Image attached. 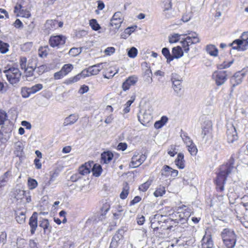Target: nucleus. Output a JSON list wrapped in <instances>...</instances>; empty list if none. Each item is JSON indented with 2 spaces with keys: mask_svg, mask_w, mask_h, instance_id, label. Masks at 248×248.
<instances>
[{
  "mask_svg": "<svg viewBox=\"0 0 248 248\" xmlns=\"http://www.w3.org/2000/svg\"><path fill=\"white\" fill-rule=\"evenodd\" d=\"M233 162L234 159L231 156L228 163L220 166L219 171L216 180V188L218 191L222 192L224 190V186L226 183L227 177L232 172L234 169Z\"/></svg>",
  "mask_w": 248,
  "mask_h": 248,
  "instance_id": "f257e3e1",
  "label": "nucleus"
},
{
  "mask_svg": "<svg viewBox=\"0 0 248 248\" xmlns=\"http://www.w3.org/2000/svg\"><path fill=\"white\" fill-rule=\"evenodd\" d=\"M221 236L226 248H234L236 242V235L233 231L230 229H224L221 233Z\"/></svg>",
  "mask_w": 248,
  "mask_h": 248,
  "instance_id": "f03ea898",
  "label": "nucleus"
},
{
  "mask_svg": "<svg viewBox=\"0 0 248 248\" xmlns=\"http://www.w3.org/2000/svg\"><path fill=\"white\" fill-rule=\"evenodd\" d=\"M9 82L13 85L17 83L20 79L21 73L17 68L12 67L3 70Z\"/></svg>",
  "mask_w": 248,
  "mask_h": 248,
  "instance_id": "7ed1b4c3",
  "label": "nucleus"
},
{
  "mask_svg": "<svg viewBox=\"0 0 248 248\" xmlns=\"http://www.w3.org/2000/svg\"><path fill=\"white\" fill-rule=\"evenodd\" d=\"M245 34L243 33L241 35L242 39H236L234 40L230 46H232V49L237 50L238 51H244L247 49L248 45V38L245 39L244 37Z\"/></svg>",
  "mask_w": 248,
  "mask_h": 248,
  "instance_id": "20e7f679",
  "label": "nucleus"
},
{
  "mask_svg": "<svg viewBox=\"0 0 248 248\" xmlns=\"http://www.w3.org/2000/svg\"><path fill=\"white\" fill-rule=\"evenodd\" d=\"M66 42V37L62 35H52L49 39V44L52 47H60Z\"/></svg>",
  "mask_w": 248,
  "mask_h": 248,
  "instance_id": "39448f33",
  "label": "nucleus"
},
{
  "mask_svg": "<svg viewBox=\"0 0 248 248\" xmlns=\"http://www.w3.org/2000/svg\"><path fill=\"white\" fill-rule=\"evenodd\" d=\"M227 75L226 71H215L212 75L213 78L215 80L217 86L224 84L227 79Z\"/></svg>",
  "mask_w": 248,
  "mask_h": 248,
  "instance_id": "423d86ee",
  "label": "nucleus"
},
{
  "mask_svg": "<svg viewBox=\"0 0 248 248\" xmlns=\"http://www.w3.org/2000/svg\"><path fill=\"white\" fill-rule=\"evenodd\" d=\"M226 135L227 141L229 143H232L238 139L237 133L235 127L232 124L227 126Z\"/></svg>",
  "mask_w": 248,
  "mask_h": 248,
  "instance_id": "0eeeda50",
  "label": "nucleus"
},
{
  "mask_svg": "<svg viewBox=\"0 0 248 248\" xmlns=\"http://www.w3.org/2000/svg\"><path fill=\"white\" fill-rule=\"evenodd\" d=\"M200 42V39L198 37H193V39L190 37L187 36L185 39L182 40L181 43L184 50L187 53L189 50V46L192 44H195Z\"/></svg>",
  "mask_w": 248,
  "mask_h": 248,
  "instance_id": "6e6552de",
  "label": "nucleus"
},
{
  "mask_svg": "<svg viewBox=\"0 0 248 248\" xmlns=\"http://www.w3.org/2000/svg\"><path fill=\"white\" fill-rule=\"evenodd\" d=\"M122 14L121 12H116L111 19L110 24L111 26H115L114 28L118 30L123 22Z\"/></svg>",
  "mask_w": 248,
  "mask_h": 248,
  "instance_id": "1a4fd4ad",
  "label": "nucleus"
},
{
  "mask_svg": "<svg viewBox=\"0 0 248 248\" xmlns=\"http://www.w3.org/2000/svg\"><path fill=\"white\" fill-rule=\"evenodd\" d=\"M178 173V170L172 169L168 165L164 166L161 170V175L166 177L170 176L171 177H175L177 176Z\"/></svg>",
  "mask_w": 248,
  "mask_h": 248,
  "instance_id": "9d476101",
  "label": "nucleus"
},
{
  "mask_svg": "<svg viewBox=\"0 0 248 248\" xmlns=\"http://www.w3.org/2000/svg\"><path fill=\"white\" fill-rule=\"evenodd\" d=\"M38 213L36 212H33L32 216L29 219V225L31 227V233L33 234L36 230L38 226Z\"/></svg>",
  "mask_w": 248,
  "mask_h": 248,
  "instance_id": "9b49d317",
  "label": "nucleus"
},
{
  "mask_svg": "<svg viewBox=\"0 0 248 248\" xmlns=\"http://www.w3.org/2000/svg\"><path fill=\"white\" fill-rule=\"evenodd\" d=\"M138 78L136 76L128 77L123 83L122 88L124 91L128 90L131 86L134 85L138 81Z\"/></svg>",
  "mask_w": 248,
  "mask_h": 248,
  "instance_id": "f8f14e48",
  "label": "nucleus"
},
{
  "mask_svg": "<svg viewBox=\"0 0 248 248\" xmlns=\"http://www.w3.org/2000/svg\"><path fill=\"white\" fill-rule=\"evenodd\" d=\"M245 74L241 72H237L234 74L230 79L231 83L232 84L233 87H235L242 81V78L244 77Z\"/></svg>",
  "mask_w": 248,
  "mask_h": 248,
  "instance_id": "ddd939ff",
  "label": "nucleus"
},
{
  "mask_svg": "<svg viewBox=\"0 0 248 248\" xmlns=\"http://www.w3.org/2000/svg\"><path fill=\"white\" fill-rule=\"evenodd\" d=\"M214 242L211 235L205 234L202 240V248H213Z\"/></svg>",
  "mask_w": 248,
  "mask_h": 248,
  "instance_id": "4468645a",
  "label": "nucleus"
},
{
  "mask_svg": "<svg viewBox=\"0 0 248 248\" xmlns=\"http://www.w3.org/2000/svg\"><path fill=\"white\" fill-rule=\"evenodd\" d=\"M93 161H89L81 165L78 169V173L80 175H86L91 172Z\"/></svg>",
  "mask_w": 248,
  "mask_h": 248,
  "instance_id": "2eb2a0df",
  "label": "nucleus"
},
{
  "mask_svg": "<svg viewBox=\"0 0 248 248\" xmlns=\"http://www.w3.org/2000/svg\"><path fill=\"white\" fill-rule=\"evenodd\" d=\"M39 226L43 229L45 234H48L51 232L52 227L47 219L42 218L40 220Z\"/></svg>",
  "mask_w": 248,
  "mask_h": 248,
  "instance_id": "dca6fc26",
  "label": "nucleus"
},
{
  "mask_svg": "<svg viewBox=\"0 0 248 248\" xmlns=\"http://www.w3.org/2000/svg\"><path fill=\"white\" fill-rule=\"evenodd\" d=\"M146 156H133L130 166L132 168L139 167L146 159Z\"/></svg>",
  "mask_w": 248,
  "mask_h": 248,
  "instance_id": "f3484780",
  "label": "nucleus"
},
{
  "mask_svg": "<svg viewBox=\"0 0 248 248\" xmlns=\"http://www.w3.org/2000/svg\"><path fill=\"white\" fill-rule=\"evenodd\" d=\"M78 115L75 114H72L66 117L63 123V126H66L72 125L75 124L78 120Z\"/></svg>",
  "mask_w": 248,
  "mask_h": 248,
  "instance_id": "a211bd4d",
  "label": "nucleus"
},
{
  "mask_svg": "<svg viewBox=\"0 0 248 248\" xmlns=\"http://www.w3.org/2000/svg\"><path fill=\"white\" fill-rule=\"evenodd\" d=\"M138 117L140 123L144 125H146L149 124L152 118L151 115L146 112H144L141 115H138Z\"/></svg>",
  "mask_w": 248,
  "mask_h": 248,
  "instance_id": "6ab92c4d",
  "label": "nucleus"
},
{
  "mask_svg": "<svg viewBox=\"0 0 248 248\" xmlns=\"http://www.w3.org/2000/svg\"><path fill=\"white\" fill-rule=\"evenodd\" d=\"M22 8V6L21 4L17 3L14 7V13H18L20 16L23 17H30L31 16L30 12L29 11H25Z\"/></svg>",
  "mask_w": 248,
  "mask_h": 248,
  "instance_id": "aec40b11",
  "label": "nucleus"
},
{
  "mask_svg": "<svg viewBox=\"0 0 248 248\" xmlns=\"http://www.w3.org/2000/svg\"><path fill=\"white\" fill-rule=\"evenodd\" d=\"M212 130V123L210 121H205L203 125L202 126V135H203V138L205 136L208 134Z\"/></svg>",
  "mask_w": 248,
  "mask_h": 248,
  "instance_id": "412c9836",
  "label": "nucleus"
},
{
  "mask_svg": "<svg viewBox=\"0 0 248 248\" xmlns=\"http://www.w3.org/2000/svg\"><path fill=\"white\" fill-rule=\"evenodd\" d=\"M103 63H98L88 67L91 76L96 75L103 69Z\"/></svg>",
  "mask_w": 248,
  "mask_h": 248,
  "instance_id": "4be33fe9",
  "label": "nucleus"
},
{
  "mask_svg": "<svg viewBox=\"0 0 248 248\" xmlns=\"http://www.w3.org/2000/svg\"><path fill=\"white\" fill-rule=\"evenodd\" d=\"M57 23L58 21L55 20H46L45 24V30L46 31V32L49 33L50 31L55 29L57 26Z\"/></svg>",
  "mask_w": 248,
  "mask_h": 248,
  "instance_id": "5701e85b",
  "label": "nucleus"
},
{
  "mask_svg": "<svg viewBox=\"0 0 248 248\" xmlns=\"http://www.w3.org/2000/svg\"><path fill=\"white\" fill-rule=\"evenodd\" d=\"M183 51L182 48L180 46H176L172 48V56L173 60L174 59H179L183 56Z\"/></svg>",
  "mask_w": 248,
  "mask_h": 248,
  "instance_id": "b1692460",
  "label": "nucleus"
},
{
  "mask_svg": "<svg viewBox=\"0 0 248 248\" xmlns=\"http://www.w3.org/2000/svg\"><path fill=\"white\" fill-rule=\"evenodd\" d=\"M91 170H92L93 175L95 177L99 176L102 171L101 166L98 164H94L93 161V165H92Z\"/></svg>",
  "mask_w": 248,
  "mask_h": 248,
  "instance_id": "393cba45",
  "label": "nucleus"
},
{
  "mask_svg": "<svg viewBox=\"0 0 248 248\" xmlns=\"http://www.w3.org/2000/svg\"><path fill=\"white\" fill-rule=\"evenodd\" d=\"M206 50L208 53L211 56L216 57L218 54L217 48L213 45H207L206 47Z\"/></svg>",
  "mask_w": 248,
  "mask_h": 248,
  "instance_id": "a878e982",
  "label": "nucleus"
},
{
  "mask_svg": "<svg viewBox=\"0 0 248 248\" xmlns=\"http://www.w3.org/2000/svg\"><path fill=\"white\" fill-rule=\"evenodd\" d=\"M162 53L167 59V62L170 63L173 61L172 54H170L169 49L168 47H163L162 49Z\"/></svg>",
  "mask_w": 248,
  "mask_h": 248,
  "instance_id": "bb28decb",
  "label": "nucleus"
},
{
  "mask_svg": "<svg viewBox=\"0 0 248 248\" xmlns=\"http://www.w3.org/2000/svg\"><path fill=\"white\" fill-rule=\"evenodd\" d=\"M184 156H177L175 160V164L179 169H183L185 167Z\"/></svg>",
  "mask_w": 248,
  "mask_h": 248,
  "instance_id": "cd10ccee",
  "label": "nucleus"
},
{
  "mask_svg": "<svg viewBox=\"0 0 248 248\" xmlns=\"http://www.w3.org/2000/svg\"><path fill=\"white\" fill-rule=\"evenodd\" d=\"M23 145L21 142H17L15 144V150L14 154L15 155H22L23 154Z\"/></svg>",
  "mask_w": 248,
  "mask_h": 248,
  "instance_id": "c85d7f7f",
  "label": "nucleus"
},
{
  "mask_svg": "<svg viewBox=\"0 0 248 248\" xmlns=\"http://www.w3.org/2000/svg\"><path fill=\"white\" fill-rule=\"evenodd\" d=\"M153 182V180L149 179L146 182L140 185L139 187V190L140 191L145 192L147 190L150 186L151 185Z\"/></svg>",
  "mask_w": 248,
  "mask_h": 248,
  "instance_id": "c756f323",
  "label": "nucleus"
},
{
  "mask_svg": "<svg viewBox=\"0 0 248 248\" xmlns=\"http://www.w3.org/2000/svg\"><path fill=\"white\" fill-rule=\"evenodd\" d=\"M109 210V205L108 203H106L103 204V206L101 208V213L99 217V219L102 220L103 219L105 218L106 215L107 213Z\"/></svg>",
  "mask_w": 248,
  "mask_h": 248,
  "instance_id": "7c9ffc66",
  "label": "nucleus"
},
{
  "mask_svg": "<svg viewBox=\"0 0 248 248\" xmlns=\"http://www.w3.org/2000/svg\"><path fill=\"white\" fill-rule=\"evenodd\" d=\"M30 62H29L27 66V67L24 70L26 73V76L30 77L33 75V73L35 71L36 66H37L36 63H35L34 66H30Z\"/></svg>",
  "mask_w": 248,
  "mask_h": 248,
  "instance_id": "2f4dec72",
  "label": "nucleus"
},
{
  "mask_svg": "<svg viewBox=\"0 0 248 248\" xmlns=\"http://www.w3.org/2000/svg\"><path fill=\"white\" fill-rule=\"evenodd\" d=\"M182 81H176L175 82H172L173 90L174 92L177 93V95H179V94L180 93L182 88Z\"/></svg>",
  "mask_w": 248,
  "mask_h": 248,
  "instance_id": "473e14b6",
  "label": "nucleus"
},
{
  "mask_svg": "<svg viewBox=\"0 0 248 248\" xmlns=\"http://www.w3.org/2000/svg\"><path fill=\"white\" fill-rule=\"evenodd\" d=\"M45 162V159L42 156H37V157L34 160V163L35 167L37 169H40L42 167V163Z\"/></svg>",
  "mask_w": 248,
  "mask_h": 248,
  "instance_id": "72a5a7b5",
  "label": "nucleus"
},
{
  "mask_svg": "<svg viewBox=\"0 0 248 248\" xmlns=\"http://www.w3.org/2000/svg\"><path fill=\"white\" fill-rule=\"evenodd\" d=\"M186 147L191 155H196L197 153V148L193 142H190V144L186 145Z\"/></svg>",
  "mask_w": 248,
  "mask_h": 248,
  "instance_id": "f704fd0d",
  "label": "nucleus"
},
{
  "mask_svg": "<svg viewBox=\"0 0 248 248\" xmlns=\"http://www.w3.org/2000/svg\"><path fill=\"white\" fill-rule=\"evenodd\" d=\"M179 147L176 146H171L170 149H169L168 150V154L170 155H184L183 153L178 152V149Z\"/></svg>",
  "mask_w": 248,
  "mask_h": 248,
  "instance_id": "c9c22d12",
  "label": "nucleus"
},
{
  "mask_svg": "<svg viewBox=\"0 0 248 248\" xmlns=\"http://www.w3.org/2000/svg\"><path fill=\"white\" fill-rule=\"evenodd\" d=\"M165 187L164 186H159L154 192V195L156 197L162 196L164 194H165Z\"/></svg>",
  "mask_w": 248,
  "mask_h": 248,
  "instance_id": "e433bc0d",
  "label": "nucleus"
},
{
  "mask_svg": "<svg viewBox=\"0 0 248 248\" xmlns=\"http://www.w3.org/2000/svg\"><path fill=\"white\" fill-rule=\"evenodd\" d=\"M129 187L127 183L124 186L123 190L120 194V198L122 199H125L129 193Z\"/></svg>",
  "mask_w": 248,
  "mask_h": 248,
  "instance_id": "4c0bfd02",
  "label": "nucleus"
},
{
  "mask_svg": "<svg viewBox=\"0 0 248 248\" xmlns=\"http://www.w3.org/2000/svg\"><path fill=\"white\" fill-rule=\"evenodd\" d=\"M90 25L92 29L95 31H98L101 29L100 25L95 19H92L90 20Z\"/></svg>",
  "mask_w": 248,
  "mask_h": 248,
  "instance_id": "58836bf2",
  "label": "nucleus"
},
{
  "mask_svg": "<svg viewBox=\"0 0 248 248\" xmlns=\"http://www.w3.org/2000/svg\"><path fill=\"white\" fill-rule=\"evenodd\" d=\"M9 45L0 40V52L2 54L6 53L9 50Z\"/></svg>",
  "mask_w": 248,
  "mask_h": 248,
  "instance_id": "ea45409f",
  "label": "nucleus"
},
{
  "mask_svg": "<svg viewBox=\"0 0 248 248\" xmlns=\"http://www.w3.org/2000/svg\"><path fill=\"white\" fill-rule=\"evenodd\" d=\"M180 35L178 33H174L169 36V41L170 44L175 43L179 41L180 39Z\"/></svg>",
  "mask_w": 248,
  "mask_h": 248,
  "instance_id": "a19ab883",
  "label": "nucleus"
},
{
  "mask_svg": "<svg viewBox=\"0 0 248 248\" xmlns=\"http://www.w3.org/2000/svg\"><path fill=\"white\" fill-rule=\"evenodd\" d=\"M81 78L80 75H77L76 76L71 77L66 80H65L64 83L66 84H70L73 83H75L78 81Z\"/></svg>",
  "mask_w": 248,
  "mask_h": 248,
  "instance_id": "79ce46f5",
  "label": "nucleus"
},
{
  "mask_svg": "<svg viewBox=\"0 0 248 248\" xmlns=\"http://www.w3.org/2000/svg\"><path fill=\"white\" fill-rule=\"evenodd\" d=\"M137 54H138V50L134 46L131 47L128 50L127 55H128V57L131 58H135L137 56Z\"/></svg>",
  "mask_w": 248,
  "mask_h": 248,
  "instance_id": "37998d69",
  "label": "nucleus"
},
{
  "mask_svg": "<svg viewBox=\"0 0 248 248\" xmlns=\"http://www.w3.org/2000/svg\"><path fill=\"white\" fill-rule=\"evenodd\" d=\"M30 89L28 87H22L21 90V94L23 98H28L32 94L30 93Z\"/></svg>",
  "mask_w": 248,
  "mask_h": 248,
  "instance_id": "c03bdc74",
  "label": "nucleus"
},
{
  "mask_svg": "<svg viewBox=\"0 0 248 248\" xmlns=\"http://www.w3.org/2000/svg\"><path fill=\"white\" fill-rule=\"evenodd\" d=\"M73 68V65L71 64H64L61 70L64 73L65 75L68 74Z\"/></svg>",
  "mask_w": 248,
  "mask_h": 248,
  "instance_id": "a18cd8bd",
  "label": "nucleus"
},
{
  "mask_svg": "<svg viewBox=\"0 0 248 248\" xmlns=\"http://www.w3.org/2000/svg\"><path fill=\"white\" fill-rule=\"evenodd\" d=\"M43 88V85L42 84H36L35 85L30 88V93L32 94L37 93L38 91L41 90Z\"/></svg>",
  "mask_w": 248,
  "mask_h": 248,
  "instance_id": "49530a36",
  "label": "nucleus"
},
{
  "mask_svg": "<svg viewBox=\"0 0 248 248\" xmlns=\"http://www.w3.org/2000/svg\"><path fill=\"white\" fill-rule=\"evenodd\" d=\"M7 114L3 110L0 109V125H3L7 119Z\"/></svg>",
  "mask_w": 248,
  "mask_h": 248,
  "instance_id": "de8ad7c7",
  "label": "nucleus"
},
{
  "mask_svg": "<svg viewBox=\"0 0 248 248\" xmlns=\"http://www.w3.org/2000/svg\"><path fill=\"white\" fill-rule=\"evenodd\" d=\"M19 196H18L17 195L16 197V198L17 199H21L24 196H26V202H31V197L30 196H26V194H27L26 191L23 190H19Z\"/></svg>",
  "mask_w": 248,
  "mask_h": 248,
  "instance_id": "09e8293b",
  "label": "nucleus"
},
{
  "mask_svg": "<svg viewBox=\"0 0 248 248\" xmlns=\"http://www.w3.org/2000/svg\"><path fill=\"white\" fill-rule=\"evenodd\" d=\"M163 3L164 11L172 10L171 0H163Z\"/></svg>",
  "mask_w": 248,
  "mask_h": 248,
  "instance_id": "8fccbe9b",
  "label": "nucleus"
},
{
  "mask_svg": "<svg viewBox=\"0 0 248 248\" xmlns=\"http://www.w3.org/2000/svg\"><path fill=\"white\" fill-rule=\"evenodd\" d=\"M28 186L30 189H33L37 187L38 185L37 182L33 179L29 178L28 181Z\"/></svg>",
  "mask_w": 248,
  "mask_h": 248,
  "instance_id": "3c124183",
  "label": "nucleus"
},
{
  "mask_svg": "<svg viewBox=\"0 0 248 248\" xmlns=\"http://www.w3.org/2000/svg\"><path fill=\"white\" fill-rule=\"evenodd\" d=\"M124 233V231L122 230H119L112 237V239L116 240L118 242L123 237V234Z\"/></svg>",
  "mask_w": 248,
  "mask_h": 248,
  "instance_id": "603ef678",
  "label": "nucleus"
},
{
  "mask_svg": "<svg viewBox=\"0 0 248 248\" xmlns=\"http://www.w3.org/2000/svg\"><path fill=\"white\" fill-rule=\"evenodd\" d=\"M234 60H232L229 62H224L222 64L219 65L218 66V68L219 69H225L231 66V65L233 63Z\"/></svg>",
  "mask_w": 248,
  "mask_h": 248,
  "instance_id": "864d4df0",
  "label": "nucleus"
},
{
  "mask_svg": "<svg viewBox=\"0 0 248 248\" xmlns=\"http://www.w3.org/2000/svg\"><path fill=\"white\" fill-rule=\"evenodd\" d=\"M46 69L47 66L46 65H41L37 67L36 66L35 71L38 75H40L46 71Z\"/></svg>",
  "mask_w": 248,
  "mask_h": 248,
  "instance_id": "5fc2aeb1",
  "label": "nucleus"
},
{
  "mask_svg": "<svg viewBox=\"0 0 248 248\" xmlns=\"http://www.w3.org/2000/svg\"><path fill=\"white\" fill-rule=\"evenodd\" d=\"M16 221L20 224L23 223L25 221V214L23 212L20 213L19 215L16 217Z\"/></svg>",
  "mask_w": 248,
  "mask_h": 248,
  "instance_id": "6e6d98bb",
  "label": "nucleus"
},
{
  "mask_svg": "<svg viewBox=\"0 0 248 248\" xmlns=\"http://www.w3.org/2000/svg\"><path fill=\"white\" fill-rule=\"evenodd\" d=\"M192 17V13H185L181 18V20L184 22H186L189 21Z\"/></svg>",
  "mask_w": 248,
  "mask_h": 248,
  "instance_id": "4d7b16f0",
  "label": "nucleus"
},
{
  "mask_svg": "<svg viewBox=\"0 0 248 248\" xmlns=\"http://www.w3.org/2000/svg\"><path fill=\"white\" fill-rule=\"evenodd\" d=\"M173 12V10H168L166 11L163 10V14L166 18L170 19L174 16Z\"/></svg>",
  "mask_w": 248,
  "mask_h": 248,
  "instance_id": "13d9d810",
  "label": "nucleus"
},
{
  "mask_svg": "<svg viewBox=\"0 0 248 248\" xmlns=\"http://www.w3.org/2000/svg\"><path fill=\"white\" fill-rule=\"evenodd\" d=\"M27 58L23 57L20 59V68L22 70H25L27 67H26Z\"/></svg>",
  "mask_w": 248,
  "mask_h": 248,
  "instance_id": "bf43d9fd",
  "label": "nucleus"
},
{
  "mask_svg": "<svg viewBox=\"0 0 248 248\" xmlns=\"http://www.w3.org/2000/svg\"><path fill=\"white\" fill-rule=\"evenodd\" d=\"M171 80L172 82H175L176 81H183L182 78L176 73H172L171 76Z\"/></svg>",
  "mask_w": 248,
  "mask_h": 248,
  "instance_id": "052dcab7",
  "label": "nucleus"
},
{
  "mask_svg": "<svg viewBox=\"0 0 248 248\" xmlns=\"http://www.w3.org/2000/svg\"><path fill=\"white\" fill-rule=\"evenodd\" d=\"M32 46V43L31 42H28L24 44L21 47V49L24 51H27L31 49Z\"/></svg>",
  "mask_w": 248,
  "mask_h": 248,
  "instance_id": "680f3d73",
  "label": "nucleus"
},
{
  "mask_svg": "<svg viewBox=\"0 0 248 248\" xmlns=\"http://www.w3.org/2000/svg\"><path fill=\"white\" fill-rule=\"evenodd\" d=\"M64 76V73H63L62 70H60L59 71L56 72L54 74V78L55 79H60L62 78Z\"/></svg>",
  "mask_w": 248,
  "mask_h": 248,
  "instance_id": "e2e57ef3",
  "label": "nucleus"
},
{
  "mask_svg": "<svg viewBox=\"0 0 248 248\" xmlns=\"http://www.w3.org/2000/svg\"><path fill=\"white\" fill-rule=\"evenodd\" d=\"M74 243L69 240L64 242L63 245V248H74Z\"/></svg>",
  "mask_w": 248,
  "mask_h": 248,
  "instance_id": "0e129e2a",
  "label": "nucleus"
},
{
  "mask_svg": "<svg viewBox=\"0 0 248 248\" xmlns=\"http://www.w3.org/2000/svg\"><path fill=\"white\" fill-rule=\"evenodd\" d=\"M115 50L113 47H108L105 50L104 52L107 55H110L115 52Z\"/></svg>",
  "mask_w": 248,
  "mask_h": 248,
  "instance_id": "69168bd1",
  "label": "nucleus"
},
{
  "mask_svg": "<svg viewBox=\"0 0 248 248\" xmlns=\"http://www.w3.org/2000/svg\"><path fill=\"white\" fill-rule=\"evenodd\" d=\"M136 28V26L128 27L124 30V33L130 35L132 32L135 31Z\"/></svg>",
  "mask_w": 248,
  "mask_h": 248,
  "instance_id": "338daca9",
  "label": "nucleus"
},
{
  "mask_svg": "<svg viewBox=\"0 0 248 248\" xmlns=\"http://www.w3.org/2000/svg\"><path fill=\"white\" fill-rule=\"evenodd\" d=\"M89 87L87 85H83L81 86L79 90V93L82 94L87 93L89 91Z\"/></svg>",
  "mask_w": 248,
  "mask_h": 248,
  "instance_id": "774afa93",
  "label": "nucleus"
}]
</instances>
